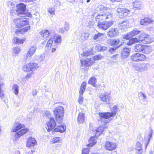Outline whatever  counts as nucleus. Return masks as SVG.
Returning a JSON list of instances; mask_svg holds the SVG:
<instances>
[{
  "label": "nucleus",
  "instance_id": "c756f323",
  "mask_svg": "<svg viewBox=\"0 0 154 154\" xmlns=\"http://www.w3.org/2000/svg\"><path fill=\"white\" fill-rule=\"evenodd\" d=\"M152 51V48L150 46L144 45L142 53L146 54H148Z\"/></svg>",
  "mask_w": 154,
  "mask_h": 154
},
{
  "label": "nucleus",
  "instance_id": "423d86ee",
  "mask_svg": "<svg viewBox=\"0 0 154 154\" xmlns=\"http://www.w3.org/2000/svg\"><path fill=\"white\" fill-rule=\"evenodd\" d=\"M54 113L57 122L58 123H62L64 113L63 107L61 106H59L55 108L54 110Z\"/></svg>",
  "mask_w": 154,
  "mask_h": 154
},
{
  "label": "nucleus",
  "instance_id": "6e6552de",
  "mask_svg": "<svg viewBox=\"0 0 154 154\" xmlns=\"http://www.w3.org/2000/svg\"><path fill=\"white\" fill-rule=\"evenodd\" d=\"M38 66L36 63H30L24 65L23 68V70L25 72H28L29 71L33 72L37 69Z\"/></svg>",
  "mask_w": 154,
  "mask_h": 154
},
{
  "label": "nucleus",
  "instance_id": "473e14b6",
  "mask_svg": "<svg viewBox=\"0 0 154 154\" xmlns=\"http://www.w3.org/2000/svg\"><path fill=\"white\" fill-rule=\"evenodd\" d=\"M138 41V40L137 38H132L129 41V42L127 43V45L130 46L131 45L134 44Z\"/></svg>",
  "mask_w": 154,
  "mask_h": 154
},
{
  "label": "nucleus",
  "instance_id": "774afa93",
  "mask_svg": "<svg viewBox=\"0 0 154 154\" xmlns=\"http://www.w3.org/2000/svg\"><path fill=\"white\" fill-rule=\"evenodd\" d=\"M35 150H31V151L26 152L25 154H33V152H35Z\"/></svg>",
  "mask_w": 154,
  "mask_h": 154
},
{
  "label": "nucleus",
  "instance_id": "7c9ffc66",
  "mask_svg": "<svg viewBox=\"0 0 154 154\" xmlns=\"http://www.w3.org/2000/svg\"><path fill=\"white\" fill-rule=\"evenodd\" d=\"M86 86V83L84 82L82 84L80 88L79 93L80 94L82 95L85 91Z\"/></svg>",
  "mask_w": 154,
  "mask_h": 154
},
{
  "label": "nucleus",
  "instance_id": "052dcab7",
  "mask_svg": "<svg viewBox=\"0 0 154 154\" xmlns=\"http://www.w3.org/2000/svg\"><path fill=\"white\" fill-rule=\"evenodd\" d=\"M30 29V27H26L24 28H23L21 29V32H26Z\"/></svg>",
  "mask_w": 154,
  "mask_h": 154
},
{
  "label": "nucleus",
  "instance_id": "864d4df0",
  "mask_svg": "<svg viewBox=\"0 0 154 154\" xmlns=\"http://www.w3.org/2000/svg\"><path fill=\"white\" fill-rule=\"evenodd\" d=\"M117 49H116V47H113V48H110L109 50V52L110 54H113V52H115L116 50Z\"/></svg>",
  "mask_w": 154,
  "mask_h": 154
},
{
  "label": "nucleus",
  "instance_id": "f704fd0d",
  "mask_svg": "<svg viewBox=\"0 0 154 154\" xmlns=\"http://www.w3.org/2000/svg\"><path fill=\"white\" fill-rule=\"evenodd\" d=\"M115 145H105V148L109 151L113 150L116 148Z\"/></svg>",
  "mask_w": 154,
  "mask_h": 154
},
{
  "label": "nucleus",
  "instance_id": "9d476101",
  "mask_svg": "<svg viewBox=\"0 0 154 154\" xmlns=\"http://www.w3.org/2000/svg\"><path fill=\"white\" fill-rule=\"evenodd\" d=\"M56 125V123L54 118L53 117L50 118L49 121L46 123V128L48 131H50L55 128Z\"/></svg>",
  "mask_w": 154,
  "mask_h": 154
},
{
  "label": "nucleus",
  "instance_id": "7ed1b4c3",
  "mask_svg": "<svg viewBox=\"0 0 154 154\" xmlns=\"http://www.w3.org/2000/svg\"><path fill=\"white\" fill-rule=\"evenodd\" d=\"M111 112H107L104 113H99L100 116L101 118V119L104 123H108L109 122V120H106L110 117L114 116L118 111V106L116 105L113 106Z\"/></svg>",
  "mask_w": 154,
  "mask_h": 154
},
{
  "label": "nucleus",
  "instance_id": "20e7f679",
  "mask_svg": "<svg viewBox=\"0 0 154 154\" xmlns=\"http://www.w3.org/2000/svg\"><path fill=\"white\" fill-rule=\"evenodd\" d=\"M17 8L16 10L17 15L19 17H30L32 14L30 12H28L26 10V6L23 4H17Z\"/></svg>",
  "mask_w": 154,
  "mask_h": 154
},
{
  "label": "nucleus",
  "instance_id": "ea45409f",
  "mask_svg": "<svg viewBox=\"0 0 154 154\" xmlns=\"http://www.w3.org/2000/svg\"><path fill=\"white\" fill-rule=\"evenodd\" d=\"M55 8H49L48 9V12L52 16L55 15Z\"/></svg>",
  "mask_w": 154,
  "mask_h": 154
},
{
  "label": "nucleus",
  "instance_id": "b1692460",
  "mask_svg": "<svg viewBox=\"0 0 154 154\" xmlns=\"http://www.w3.org/2000/svg\"><path fill=\"white\" fill-rule=\"evenodd\" d=\"M85 117L84 114L82 112H80L78 117L77 120L78 123H83L85 122Z\"/></svg>",
  "mask_w": 154,
  "mask_h": 154
},
{
  "label": "nucleus",
  "instance_id": "f257e3e1",
  "mask_svg": "<svg viewBox=\"0 0 154 154\" xmlns=\"http://www.w3.org/2000/svg\"><path fill=\"white\" fill-rule=\"evenodd\" d=\"M97 10L101 11V14H98L95 17L96 20L98 23L97 26L102 30H106L113 25V22L104 21L101 22V21L111 18L112 17L111 11L109 9L103 5L98 7Z\"/></svg>",
  "mask_w": 154,
  "mask_h": 154
},
{
  "label": "nucleus",
  "instance_id": "37998d69",
  "mask_svg": "<svg viewBox=\"0 0 154 154\" xmlns=\"http://www.w3.org/2000/svg\"><path fill=\"white\" fill-rule=\"evenodd\" d=\"M92 53L90 51H88L85 52H83V55L84 56H88L89 55H91L92 54Z\"/></svg>",
  "mask_w": 154,
  "mask_h": 154
},
{
  "label": "nucleus",
  "instance_id": "338daca9",
  "mask_svg": "<svg viewBox=\"0 0 154 154\" xmlns=\"http://www.w3.org/2000/svg\"><path fill=\"white\" fill-rule=\"evenodd\" d=\"M118 55V54H116L113 56L111 58L113 60H116L117 56Z\"/></svg>",
  "mask_w": 154,
  "mask_h": 154
},
{
  "label": "nucleus",
  "instance_id": "f8f14e48",
  "mask_svg": "<svg viewBox=\"0 0 154 154\" xmlns=\"http://www.w3.org/2000/svg\"><path fill=\"white\" fill-rule=\"evenodd\" d=\"M119 33L118 30L117 28L112 27L109 29L107 32V35L109 37L113 38L116 37Z\"/></svg>",
  "mask_w": 154,
  "mask_h": 154
},
{
  "label": "nucleus",
  "instance_id": "13d9d810",
  "mask_svg": "<svg viewBox=\"0 0 154 154\" xmlns=\"http://www.w3.org/2000/svg\"><path fill=\"white\" fill-rule=\"evenodd\" d=\"M69 25L68 24H67L66 22L64 25V29L65 30L67 31L69 30Z\"/></svg>",
  "mask_w": 154,
  "mask_h": 154
},
{
  "label": "nucleus",
  "instance_id": "bb28decb",
  "mask_svg": "<svg viewBox=\"0 0 154 154\" xmlns=\"http://www.w3.org/2000/svg\"><path fill=\"white\" fill-rule=\"evenodd\" d=\"M27 144H36L37 141L35 139L31 136L29 137L26 139Z\"/></svg>",
  "mask_w": 154,
  "mask_h": 154
},
{
  "label": "nucleus",
  "instance_id": "aec40b11",
  "mask_svg": "<svg viewBox=\"0 0 154 154\" xmlns=\"http://www.w3.org/2000/svg\"><path fill=\"white\" fill-rule=\"evenodd\" d=\"M153 22L152 19H149V18H145L142 19L140 22V23L142 25H146L151 23Z\"/></svg>",
  "mask_w": 154,
  "mask_h": 154
},
{
  "label": "nucleus",
  "instance_id": "3c124183",
  "mask_svg": "<svg viewBox=\"0 0 154 154\" xmlns=\"http://www.w3.org/2000/svg\"><path fill=\"white\" fill-rule=\"evenodd\" d=\"M82 95V94H80L79 97L78 101L79 103L80 104H82L83 102V96Z\"/></svg>",
  "mask_w": 154,
  "mask_h": 154
},
{
  "label": "nucleus",
  "instance_id": "c9c22d12",
  "mask_svg": "<svg viewBox=\"0 0 154 154\" xmlns=\"http://www.w3.org/2000/svg\"><path fill=\"white\" fill-rule=\"evenodd\" d=\"M140 32V31L137 29H134L130 32V35L131 37L136 35Z\"/></svg>",
  "mask_w": 154,
  "mask_h": 154
},
{
  "label": "nucleus",
  "instance_id": "a878e982",
  "mask_svg": "<svg viewBox=\"0 0 154 154\" xmlns=\"http://www.w3.org/2000/svg\"><path fill=\"white\" fill-rule=\"evenodd\" d=\"M5 90V84L2 82H0V97L1 98H4Z\"/></svg>",
  "mask_w": 154,
  "mask_h": 154
},
{
  "label": "nucleus",
  "instance_id": "4d7b16f0",
  "mask_svg": "<svg viewBox=\"0 0 154 154\" xmlns=\"http://www.w3.org/2000/svg\"><path fill=\"white\" fill-rule=\"evenodd\" d=\"M139 96H141L143 97V98L142 99V100H144L143 99H146V95L144 94L143 93V92H140L139 93Z\"/></svg>",
  "mask_w": 154,
  "mask_h": 154
},
{
  "label": "nucleus",
  "instance_id": "cd10ccee",
  "mask_svg": "<svg viewBox=\"0 0 154 154\" xmlns=\"http://www.w3.org/2000/svg\"><path fill=\"white\" fill-rule=\"evenodd\" d=\"M66 130V126L64 125L58 126L54 129L53 131L54 132H64Z\"/></svg>",
  "mask_w": 154,
  "mask_h": 154
},
{
  "label": "nucleus",
  "instance_id": "a211bd4d",
  "mask_svg": "<svg viewBox=\"0 0 154 154\" xmlns=\"http://www.w3.org/2000/svg\"><path fill=\"white\" fill-rule=\"evenodd\" d=\"M37 48L35 45L31 46L26 54V58L30 57L35 53Z\"/></svg>",
  "mask_w": 154,
  "mask_h": 154
},
{
  "label": "nucleus",
  "instance_id": "79ce46f5",
  "mask_svg": "<svg viewBox=\"0 0 154 154\" xmlns=\"http://www.w3.org/2000/svg\"><path fill=\"white\" fill-rule=\"evenodd\" d=\"M16 43L18 44H23L24 41V40L22 39H20L19 38H16Z\"/></svg>",
  "mask_w": 154,
  "mask_h": 154
},
{
  "label": "nucleus",
  "instance_id": "e433bc0d",
  "mask_svg": "<svg viewBox=\"0 0 154 154\" xmlns=\"http://www.w3.org/2000/svg\"><path fill=\"white\" fill-rule=\"evenodd\" d=\"M89 36V34L88 33H82L81 36V39L83 40H87Z\"/></svg>",
  "mask_w": 154,
  "mask_h": 154
},
{
  "label": "nucleus",
  "instance_id": "dca6fc26",
  "mask_svg": "<svg viewBox=\"0 0 154 154\" xmlns=\"http://www.w3.org/2000/svg\"><path fill=\"white\" fill-rule=\"evenodd\" d=\"M17 21L22 23H17L16 24V26L18 28H21L24 26L27 25L29 23L28 21L26 18L23 19L21 18L17 19Z\"/></svg>",
  "mask_w": 154,
  "mask_h": 154
},
{
  "label": "nucleus",
  "instance_id": "a18cd8bd",
  "mask_svg": "<svg viewBox=\"0 0 154 154\" xmlns=\"http://www.w3.org/2000/svg\"><path fill=\"white\" fill-rule=\"evenodd\" d=\"M153 132V131L152 129H151L150 132V133L149 134L148 137V140L146 144H148L149 143V141L150 138L152 137V134Z\"/></svg>",
  "mask_w": 154,
  "mask_h": 154
},
{
  "label": "nucleus",
  "instance_id": "9b49d317",
  "mask_svg": "<svg viewBox=\"0 0 154 154\" xmlns=\"http://www.w3.org/2000/svg\"><path fill=\"white\" fill-rule=\"evenodd\" d=\"M139 38V41L144 44H148L151 42V40L149 36L144 33H142L140 35Z\"/></svg>",
  "mask_w": 154,
  "mask_h": 154
},
{
  "label": "nucleus",
  "instance_id": "412c9836",
  "mask_svg": "<svg viewBox=\"0 0 154 154\" xmlns=\"http://www.w3.org/2000/svg\"><path fill=\"white\" fill-rule=\"evenodd\" d=\"M133 6L135 10H139L143 8L142 2L137 1H136L134 2Z\"/></svg>",
  "mask_w": 154,
  "mask_h": 154
},
{
  "label": "nucleus",
  "instance_id": "4be33fe9",
  "mask_svg": "<svg viewBox=\"0 0 154 154\" xmlns=\"http://www.w3.org/2000/svg\"><path fill=\"white\" fill-rule=\"evenodd\" d=\"M53 41L55 44L56 48L57 47V46L59 44L61 43V36L59 35H55L54 37Z\"/></svg>",
  "mask_w": 154,
  "mask_h": 154
},
{
  "label": "nucleus",
  "instance_id": "f3484780",
  "mask_svg": "<svg viewBox=\"0 0 154 154\" xmlns=\"http://www.w3.org/2000/svg\"><path fill=\"white\" fill-rule=\"evenodd\" d=\"M117 11L119 13L122 14L124 17H126L130 13V11L128 10L122 8H118Z\"/></svg>",
  "mask_w": 154,
  "mask_h": 154
},
{
  "label": "nucleus",
  "instance_id": "49530a36",
  "mask_svg": "<svg viewBox=\"0 0 154 154\" xmlns=\"http://www.w3.org/2000/svg\"><path fill=\"white\" fill-rule=\"evenodd\" d=\"M33 73V72H31L30 73H28L25 76L26 79L27 80H28L32 77V75Z\"/></svg>",
  "mask_w": 154,
  "mask_h": 154
},
{
  "label": "nucleus",
  "instance_id": "c85d7f7f",
  "mask_svg": "<svg viewBox=\"0 0 154 154\" xmlns=\"http://www.w3.org/2000/svg\"><path fill=\"white\" fill-rule=\"evenodd\" d=\"M128 21H123L119 25V28L121 30H124L126 29Z\"/></svg>",
  "mask_w": 154,
  "mask_h": 154
},
{
  "label": "nucleus",
  "instance_id": "6e6d98bb",
  "mask_svg": "<svg viewBox=\"0 0 154 154\" xmlns=\"http://www.w3.org/2000/svg\"><path fill=\"white\" fill-rule=\"evenodd\" d=\"M7 5L8 7L12 6L11 8H12L14 6V4L11 1H9L7 2Z\"/></svg>",
  "mask_w": 154,
  "mask_h": 154
},
{
  "label": "nucleus",
  "instance_id": "09e8293b",
  "mask_svg": "<svg viewBox=\"0 0 154 154\" xmlns=\"http://www.w3.org/2000/svg\"><path fill=\"white\" fill-rule=\"evenodd\" d=\"M89 152V149L88 148L84 149L82 151V154H88Z\"/></svg>",
  "mask_w": 154,
  "mask_h": 154
},
{
  "label": "nucleus",
  "instance_id": "0eeeda50",
  "mask_svg": "<svg viewBox=\"0 0 154 154\" xmlns=\"http://www.w3.org/2000/svg\"><path fill=\"white\" fill-rule=\"evenodd\" d=\"M102 56L100 55H97L92 57L91 60V58L87 59L85 60H81V66H89L92 65L94 63V60H97L100 59Z\"/></svg>",
  "mask_w": 154,
  "mask_h": 154
},
{
  "label": "nucleus",
  "instance_id": "2eb2a0df",
  "mask_svg": "<svg viewBox=\"0 0 154 154\" xmlns=\"http://www.w3.org/2000/svg\"><path fill=\"white\" fill-rule=\"evenodd\" d=\"M147 64L145 63H142L135 67V70L139 72H144L147 69Z\"/></svg>",
  "mask_w": 154,
  "mask_h": 154
},
{
  "label": "nucleus",
  "instance_id": "58836bf2",
  "mask_svg": "<svg viewBox=\"0 0 154 154\" xmlns=\"http://www.w3.org/2000/svg\"><path fill=\"white\" fill-rule=\"evenodd\" d=\"M12 89L14 91V93L16 95H17L19 92V87L16 85H14L12 87Z\"/></svg>",
  "mask_w": 154,
  "mask_h": 154
},
{
  "label": "nucleus",
  "instance_id": "69168bd1",
  "mask_svg": "<svg viewBox=\"0 0 154 154\" xmlns=\"http://www.w3.org/2000/svg\"><path fill=\"white\" fill-rule=\"evenodd\" d=\"M32 94L33 96L36 95L37 94V92L36 89L33 91L32 92Z\"/></svg>",
  "mask_w": 154,
  "mask_h": 154
},
{
  "label": "nucleus",
  "instance_id": "bf43d9fd",
  "mask_svg": "<svg viewBox=\"0 0 154 154\" xmlns=\"http://www.w3.org/2000/svg\"><path fill=\"white\" fill-rule=\"evenodd\" d=\"M35 145H26V147L27 148H29L31 150H34L35 148L34 146Z\"/></svg>",
  "mask_w": 154,
  "mask_h": 154
},
{
  "label": "nucleus",
  "instance_id": "4468645a",
  "mask_svg": "<svg viewBox=\"0 0 154 154\" xmlns=\"http://www.w3.org/2000/svg\"><path fill=\"white\" fill-rule=\"evenodd\" d=\"M100 100L106 104H109L110 96V94L105 93L101 95L100 96Z\"/></svg>",
  "mask_w": 154,
  "mask_h": 154
},
{
  "label": "nucleus",
  "instance_id": "a19ab883",
  "mask_svg": "<svg viewBox=\"0 0 154 154\" xmlns=\"http://www.w3.org/2000/svg\"><path fill=\"white\" fill-rule=\"evenodd\" d=\"M61 139L60 138L58 137H56L54 138L52 140L53 143H59L61 142L60 139Z\"/></svg>",
  "mask_w": 154,
  "mask_h": 154
},
{
  "label": "nucleus",
  "instance_id": "0e129e2a",
  "mask_svg": "<svg viewBox=\"0 0 154 154\" xmlns=\"http://www.w3.org/2000/svg\"><path fill=\"white\" fill-rule=\"evenodd\" d=\"M107 47L104 46H101V51H103L106 50Z\"/></svg>",
  "mask_w": 154,
  "mask_h": 154
},
{
  "label": "nucleus",
  "instance_id": "5701e85b",
  "mask_svg": "<svg viewBox=\"0 0 154 154\" xmlns=\"http://www.w3.org/2000/svg\"><path fill=\"white\" fill-rule=\"evenodd\" d=\"M131 50L129 48H125L122 50L121 52L122 56L124 58L126 57L129 55Z\"/></svg>",
  "mask_w": 154,
  "mask_h": 154
},
{
  "label": "nucleus",
  "instance_id": "2f4dec72",
  "mask_svg": "<svg viewBox=\"0 0 154 154\" xmlns=\"http://www.w3.org/2000/svg\"><path fill=\"white\" fill-rule=\"evenodd\" d=\"M41 33V35H42L43 37L44 38L48 37L50 34L49 31L47 30L42 31Z\"/></svg>",
  "mask_w": 154,
  "mask_h": 154
},
{
  "label": "nucleus",
  "instance_id": "72a5a7b5",
  "mask_svg": "<svg viewBox=\"0 0 154 154\" xmlns=\"http://www.w3.org/2000/svg\"><path fill=\"white\" fill-rule=\"evenodd\" d=\"M96 81H97L95 77L94 76H93L89 79L88 81V83L94 86H95Z\"/></svg>",
  "mask_w": 154,
  "mask_h": 154
},
{
  "label": "nucleus",
  "instance_id": "6ab92c4d",
  "mask_svg": "<svg viewBox=\"0 0 154 154\" xmlns=\"http://www.w3.org/2000/svg\"><path fill=\"white\" fill-rule=\"evenodd\" d=\"M103 35V33L98 32L97 33L94 34V36L91 38V40L92 41L94 40L95 42H97L98 41H100Z\"/></svg>",
  "mask_w": 154,
  "mask_h": 154
},
{
  "label": "nucleus",
  "instance_id": "603ef678",
  "mask_svg": "<svg viewBox=\"0 0 154 154\" xmlns=\"http://www.w3.org/2000/svg\"><path fill=\"white\" fill-rule=\"evenodd\" d=\"M139 146V147L140 148V149H138V151L137 152V154H142L143 152L142 145H138Z\"/></svg>",
  "mask_w": 154,
  "mask_h": 154
},
{
  "label": "nucleus",
  "instance_id": "ddd939ff",
  "mask_svg": "<svg viewBox=\"0 0 154 154\" xmlns=\"http://www.w3.org/2000/svg\"><path fill=\"white\" fill-rule=\"evenodd\" d=\"M120 41L119 38H113L110 39L109 44L110 45L118 49L122 45V42L120 43Z\"/></svg>",
  "mask_w": 154,
  "mask_h": 154
},
{
  "label": "nucleus",
  "instance_id": "f03ea898",
  "mask_svg": "<svg viewBox=\"0 0 154 154\" xmlns=\"http://www.w3.org/2000/svg\"><path fill=\"white\" fill-rule=\"evenodd\" d=\"M25 127V126L23 125H22L20 123H15L11 131L13 132H18L16 133L13 138V140L16 141L19 138L23 136L28 132L29 129L28 128H24Z\"/></svg>",
  "mask_w": 154,
  "mask_h": 154
},
{
  "label": "nucleus",
  "instance_id": "393cba45",
  "mask_svg": "<svg viewBox=\"0 0 154 154\" xmlns=\"http://www.w3.org/2000/svg\"><path fill=\"white\" fill-rule=\"evenodd\" d=\"M144 45L140 44H137L134 46V50L136 52H142L143 50Z\"/></svg>",
  "mask_w": 154,
  "mask_h": 154
},
{
  "label": "nucleus",
  "instance_id": "de8ad7c7",
  "mask_svg": "<svg viewBox=\"0 0 154 154\" xmlns=\"http://www.w3.org/2000/svg\"><path fill=\"white\" fill-rule=\"evenodd\" d=\"M51 114L49 111H46L45 112L44 115V117L47 118L48 117L49 118H51L50 117Z\"/></svg>",
  "mask_w": 154,
  "mask_h": 154
},
{
  "label": "nucleus",
  "instance_id": "1a4fd4ad",
  "mask_svg": "<svg viewBox=\"0 0 154 154\" xmlns=\"http://www.w3.org/2000/svg\"><path fill=\"white\" fill-rule=\"evenodd\" d=\"M146 59V57L145 55L139 53L133 54L131 57L132 60L135 62L142 61Z\"/></svg>",
  "mask_w": 154,
  "mask_h": 154
},
{
  "label": "nucleus",
  "instance_id": "39448f33",
  "mask_svg": "<svg viewBox=\"0 0 154 154\" xmlns=\"http://www.w3.org/2000/svg\"><path fill=\"white\" fill-rule=\"evenodd\" d=\"M106 127H99L97 128L94 129L93 131L95 135L94 136L91 137L89 140V143L88 144H95L97 142V138L98 137L103 131L106 129Z\"/></svg>",
  "mask_w": 154,
  "mask_h": 154
},
{
  "label": "nucleus",
  "instance_id": "8fccbe9b",
  "mask_svg": "<svg viewBox=\"0 0 154 154\" xmlns=\"http://www.w3.org/2000/svg\"><path fill=\"white\" fill-rule=\"evenodd\" d=\"M45 59V56L43 54L41 55L40 56H38V62H40L43 60Z\"/></svg>",
  "mask_w": 154,
  "mask_h": 154
},
{
  "label": "nucleus",
  "instance_id": "680f3d73",
  "mask_svg": "<svg viewBox=\"0 0 154 154\" xmlns=\"http://www.w3.org/2000/svg\"><path fill=\"white\" fill-rule=\"evenodd\" d=\"M95 49L98 51H101V46L98 45L95 46Z\"/></svg>",
  "mask_w": 154,
  "mask_h": 154
},
{
  "label": "nucleus",
  "instance_id": "c03bdc74",
  "mask_svg": "<svg viewBox=\"0 0 154 154\" xmlns=\"http://www.w3.org/2000/svg\"><path fill=\"white\" fill-rule=\"evenodd\" d=\"M53 41L52 40H49L48 42L46 45V47H48V49L50 48L53 43Z\"/></svg>",
  "mask_w": 154,
  "mask_h": 154
},
{
  "label": "nucleus",
  "instance_id": "5fc2aeb1",
  "mask_svg": "<svg viewBox=\"0 0 154 154\" xmlns=\"http://www.w3.org/2000/svg\"><path fill=\"white\" fill-rule=\"evenodd\" d=\"M130 32L127 34L124 35L123 36V38L124 39H129L131 37V36L130 35Z\"/></svg>",
  "mask_w": 154,
  "mask_h": 154
},
{
  "label": "nucleus",
  "instance_id": "4c0bfd02",
  "mask_svg": "<svg viewBox=\"0 0 154 154\" xmlns=\"http://www.w3.org/2000/svg\"><path fill=\"white\" fill-rule=\"evenodd\" d=\"M13 55L16 56L19 53L20 51V48L18 47H15L13 49Z\"/></svg>",
  "mask_w": 154,
  "mask_h": 154
},
{
  "label": "nucleus",
  "instance_id": "e2e57ef3",
  "mask_svg": "<svg viewBox=\"0 0 154 154\" xmlns=\"http://www.w3.org/2000/svg\"><path fill=\"white\" fill-rule=\"evenodd\" d=\"M20 1L25 2H33L36 0H20Z\"/></svg>",
  "mask_w": 154,
  "mask_h": 154
}]
</instances>
